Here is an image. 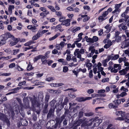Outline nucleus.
<instances>
[{"mask_svg":"<svg viewBox=\"0 0 129 129\" xmlns=\"http://www.w3.org/2000/svg\"><path fill=\"white\" fill-rule=\"evenodd\" d=\"M87 62H86L84 65H86V67L88 68V70H89L91 69V67L92 66L91 63L89 62V60L88 59H87L86 60Z\"/></svg>","mask_w":129,"mask_h":129,"instance_id":"nucleus-14","label":"nucleus"},{"mask_svg":"<svg viewBox=\"0 0 129 129\" xmlns=\"http://www.w3.org/2000/svg\"><path fill=\"white\" fill-rule=\"evenodd\" d=\"M60 35V33L56 34L54 36L51 38H50L49 39L50 41H52L55 39L57 37L59 36Z\"/></svg>","mask_w":129,"mask_h":129,"instance_id":"nucleus-19","label":"nucleus"},{"mask_svg":"<svg viewBox=\"0 0 129 129\" xmlns=\"http://www.w3.org/2000/svg\"><path fill=\"white\" fill-rule=\"evenodd\" d=\"M118 27L119 28V30L120 31H121L122 30H125L127 28V27L124 25L123 23H121L118 25Z\"/></svg>","mask_w":129,"mask_h":129,"instance_id":"nucleus-11","label":"nucleus"},{"mask_svg":"<svg viewBox=\"0 0 129 129\" xmlns=\"http://www.w3.org/2000/svg\"><path fill=\"white\" fill-rule=\"evenodd\" d=\"M80 27H77L76 28L74 27L73 29V31L74 33H75L76 32V31H78V30H80Z\"/></svg>","mask_w":129,"mask_h":129,"instance_id":"nucleus-46","label":"nucleus"},{"mask_svg":"<svg viewBox=\"0 0 129 129\" xmlns=\"http://www.w3.org/2000/svg\"><path fill=\"white\" fill-rule=\"evenodd\" d=\"M14 40V41H11L10 43V44L11 46H14L16 45L18 42L19 41L18 39L14 38L13 36L11 38Z\"/></svg>","mask_w":129,"mask_h":129,"instance_id":"nucleus-9","label":"nucleus"},{"mask_svg":"<svg viewBox=\"0 0 129 129\" xmlns=\"http://www.w3.org/2000/svg\"><path fill=\"white\" fill-rule=\"evenodd\" d=\"M47 7L52 11L54 12L56 11V10L54 9L53 7L52 6L49 5Z\"/></svg>","mask_w":129,"mask_h":129,"instance_id":"nucleus-30","label":"nucleus"},{"mask_svg":"<svg viewBox=\"0 0 129 129\" xmlns=\"http://www.w3.org/2000/svg\"><path fill=\"white\" fill-rule=\"evenodd\" d=\"M54 79V77H49L47 78L46 79V80L48 81H52Z\"/></svg>","mask_w":129,"mask_h":129,"instance_id":"nucleus-45","label":"nucleus"},{"mask_svg":"<svg viewBox=\"0 0 129 129\" xmlns=\"http://www.w3.org/2000/svg\"><path fill=\"white\" fill-rule=\"evenodd\" d=\"M113 102L115 105H118L121 103V100L120 99L116 100L114 101Z\"/></svg>","mask_w":129,"mask_h":129,"instance_id":"nucleus-20","label":"nucleus"},{"mask_svg":"<svg viewBox=\"0 0 129 129\" xmlns=\"http://www.w3.org/2000/svg\"><path fill=\"white\" fill-rule=\"evenodd\" d=\"M31 64V63L30 62L29 63L27 68V70L29 71L33 69V67Z\"/></svg>","mask_w":129,"mask_h":129,"instance_id":"nucleus-31","label":"nucleus"},{"mask_svg":"<svg viewBox=\"0 0 129 129\" xmlns=\"http://www.w3.org/2000/svg\"><path fill=\"white\" fill-rule=\"evenodd\" d=\"M68 68L67 67L64 66L63 68V71L64 72L66 73L68 71Z\"/></svg>","mask_w":129,"mask_h":129,"instance_id":"nucleus-39","label":"nucleus"},{"mask_svg":"<svg viewBox=\"0 0 129 129\" xmlns=\"http://www.w3.org/2000/svg\"><path fill=\"white\" fill-rule=\"evenodd\" d=\"M119 56L118 54H116L113 56V60H115L119 58Z\"/></svg>","mask_w":129,"mask_h":129,"instance_id":"nucleus-59","label":"nucleus"},{"mask_svg":"<svg viewBox=\"0 0 129 129\" xmlns=\"http://www.w3.org/2000/svg\"><path fill=\"white\" fill-rule=\"evenodd\" d=\"M60 123H59L58 121H57L54 127L55 128H56L57 127H58L59 128L60 127L59 124Z\"/></svg>","mask_w":129,"mask_h":129,"instance_id":"nucleus-60","label":"nucleus"},{"mask_svg":"<svg viewBox=\"0 0 129 129\" xmlns=\"http://www.w3.org/2000/svg\"><path fill=\"white\" fill-rule=\"evenodd\" d=\"M42 56L41 55H39L34 57L33 59V61L34 62H36L37 60L40 59Z\"/></svg>","mask_w":129,"mask_h":129,"instance_id":"nucleus-17","label":"nucleus"},{"mask_svg":"<svg viewBox=\"0 0 129 129\" xmlns=\"http://www.w3.org/2000/svg\"><path fill=\"white\" fill-rule=\"evenodd\" d=\"M61 47L59 44H56V48L58 50H60Z\"/></svg>","mask_w":129,"mask_h":129,"instance_id":"nucleus-62","label":"nucleus"},{"mask_svg":"<svg viewBox=\"0 0 129 129\" xmlns=\"http://www.w3.org/2000/svg\"><path fill=\"white\" fill-rule=\"evenodd\" d=\"M14 6L13 5H10L8 8V11L11 14L12 12V9H14Z\"/></svg>","mask_w":129,"mask_h":129,"instance_id":"nucleus-22","label":"nucleus"},{"mask_svg":"<svg viewBox=\"0 0 129 129\" xmlns=\"http://www.w3.org/2000/svg\"><path fill=\"white\" fill-rule=\"evenodd\" d=\"M19 51V49L13 50V51H14V52L13 53V55H15Z\"/></svg>","mask_w":129,"mask_h":129,"instance_id":"nucleus-58","label":"nucleus"},{"mask_svg":"<svg viewBox=\"0 0 129 129\" xmlns=\"http://www.w3.org/2000/svg\"><path fill=\"white\" fill-rule=\"evenodd\" d=\"M36 25L35 24L34 26H33L31 30L33 32H35L36 31Z\"/></svg>","mask_w":129,"mask_h":129,"instance_id":"nucleus-40","label":"nucleus"},{"mask_svg":"<svg viewBox=\"0 0 129 129\" xmlns=\"http://www.w3.org/2000/svg\"><path fill=\"white\" fill-rule=\"evenodd\" d=\"M43 97V95L41 93H39L38 95V98L39 101L37 98L35 96H34L32 97H29L30 101L32 103V106L33 108H35L36 107H39L41 104V102H42Z\"/></svg>","mask_w":129,"mask_h":129,"instance_id":"nucleus-1","label":"nucleus"},{"mask_svg":"<svg viewBox=\"0 0 129 129\" xmlns=\"http://www.w3.org/2000/svg\"><path fill=\"white\" fill-rule=\"evenodd\" d=\"M48 104L47 103H45L44 107L43 112L44 113H47L48 112Z\"/></svg>","mask_w":129,"mask_h":129,"instance_id":"nucleus-13","label":"nucleus"},{"mask_svg":"<svg viewBox=\"0 0 129 129\" xmlns=\"http://www.w3.org/2000/svg\"><path fill=\"white\" fill-rule=\"evenodd\" d=\"M16 99L18 102L19 104L20 105V106L21 107H23V104L22 103L21 101V100L20 99V98H17Z\"/></svg>","mask_w":129,"mask_h":129,"instance_id":"nucleus-26","label":"nucleus"},{"mask_svg":"<svg viewBox=\"0 0 129 129\" xmlns=\"http://www.w3.org/2000/svg\"><path fill=\"white\" fill-rule=\"evenodd\" d=\"M21 123L22 125H26L28 124L27 121H21Z\"/></svg>","mask_w":129,"mask_h":129,"instance_id":"nucleus-61","label":"nucleus"},{"mask_svg":"<svg viewBox=\"0 0 129 129\" xmlns=\"http://www.w3.org/2000/svg\"><path fill=\"white\" fill-rule=\"evenodd\" d=\"M13 36L11 35L9 33H6L0 36V38H3L6 41L9 38H11Z\"/></svg>","mask_w":129,"mask_h":129,"instance_id":"nucleus-5","label":"nucleus"},{"mask_svg":"<svg viewBox=\"0 0 129 129\" xmlns=\"http://www.w3.org/2000/svg\"><path fill=\"white\" fill-rule=\"evenodd\" d=\"M69 96L72 98H74L76 96V94L73 92H71L69 94Z\"/></svg>","mask_w":129,"mask_h":129,"instance_id":"nucleus-28","label":"nucleus"},{"mask_svg":"<svg viewBox=\"0 0 129 129\" xmlns=\"http://www.w3.org/2000/svg\"><path fill=\"white\" fill-rule=\"evenodd\" d=\"M49 96L48 95H46L45 98V101L46 102V103H47L48 102V100L49 99Z\"/></svg>","mask_w":129,"mask_h":129,"instance_id":"nucleus-53","label":"nucleus"},{"mask_svg":"<svg viewBox=\"0 0 129 129\" xmlns=\"http://www.w3.org/2000/svg\"><path fill=\"white\" fill-rule=\"evenodd\" d=\"M65 43L63 41H61L60 42V46L61 47V49H62V48L64 47V46L65 44Z\"/></svg>","mask_w":129,"mask_h":129,"instance_id":"nucleus-43","label":"nucleus"},{"mask_svg":"<svg viewBox=\"0 0 129 129\" xmlns=\"http://www.w3.org/2000/svg\"><path fill=\"white\" fill-rule=\"evenodd\" d=\"M23 104L25 108H27L29 107V101L27 97L24 98L23 99Z\"/></svg>","mask_w":129,"mask_h":129,"instance_id":"nucleus-6","label":"nucleus"},{"mask_svg":"<svg viewBox=\"0 0 129 129\" xmlns=\"http://www.w3.org/2000/svg\"><path fill=\"white\" fill-rule=\"evenodd\" d=\"M31 41H30L24 44L25 46H28L31 45Z\"/></svg>","mask_w":129,"mask_h":129,"instance_id":"nucleus-44","label":"nucleus"},{"mask_svg":"<svg viewBox=\"0 0 129 129\" xmlns=\"http://www.w3.org/2000/svg\"><path fill=\"white\" fill-rule=\"evenodd\" d=\"M127 70L125 68L120 70L119 71V73L121 75H124L126 74L127 73Z\"/></svg>","mask_w":129,"mask_h":129,"instance_id":"nucleus-16","label":"nucleus"},{"mask_svg":"<svg viewBox=\"0 0 129 129\" xmlns=\"http://www.w3.org/2000/svg\"><path fill=\"white\" fill-rule=\"evenodd\" d=\"M109 107L110 108H113L114 109L116 108L117 107V106H115L112 103L110 104H109Z\"/></svg>","mask_w":129,"mask_h":129,"instance_id":"nucleus-29","label":"nucleus"},{"mask_svg":"<svg viewBox=\"0 0 129 129\" xmlns=\"http://www.w3.org/2000/svg\"><path fill=\"white\" fill-rule=\"evenodd\" d=\"M125 112L122 111H117L115 112L116 115L118 116H120L121 117H118L116 118V120H124Z\"/></svg>","mask_w":129,"mask_h":129,"instance_id":"nucleus-2","label":"nucleus"},{"mask_svg":"<svg viewBox=\"0 0 129 129\" xmlns=\"http://www.w3.org/2000/svg\"><path fill=\"white\" fill-rule=\"evenodd\" d=\"M60 17L59 18V22H62L65 20V19H66V18L65 17L61 16H60Z\"/></svg>","mask_w":129,"mask_h":129,"instance_id":"nucleus-33","label":"nucleus"},{"mask_svg":"<svg viewBox=\"0 0 129 129\" xmlns=\"http://www.w3.org/2000/svg\"><path fill=\"white\" fill-rule=\"evenodd\" d=\"M11 75V73H0V76H8L10 75Z\"/></svg>","mask_w":129,"mask_h":129,"instance_id":"nucleus-34","label":"nucleus"},{"mask_svg":"<svg viewBox=\"0 0 129 129\" xmlns=\"http://www.w3.org/2000/svg\"><path fill=\"white\" fill-rule=\"evenodd\" d=\"M7 119L5 115L0 112V119L3 121H7Z\"/></svg>","mask_w":129,"mask_h":129,"instance_id":"nucleus-12","label":"nucleus"},{"mask_svg":"<svg viewBox=\"0 0 129 129\" xmlns=\"http://www.w3.org/2000/svg\"><path fill=\"white\" fill-rule=\"evenodd\" d=\"M77 103H69V105L70 107L69 108V109H71L72 108H74V106H75L76 104Z\"/></svg>","mask_w":129,"mask_h":129,"instance_id":"nucleus-24","label":"nucleus"},{"mask_svg":"<svg viewBox=\"0 0 129 129\" xmlns=\"http://www.w3.org/2000/svg\"><path fill=\"white\" fill-rule=\"evenodd\" d=\"M115 41L117 42H120L121 41V36H115Z\"/></svg>","mask_w":129,"mask_h":129,"instance_id":"nucleus-23","label":"nucleus"},{"mask_svg":"<svg viewBox=\"0 0 129 129\" xmlns=\"http://www.w3.org/2000/svg\"><path fill=\"white\" fill-rule=\"evenodd\" d=\"M125 119H127L128 121H129V113L124 114V120Z\"/></svg>","mask_w":129,"mask_h":129,"instance_id":"nucleus-36","label":"nucleus"},{"mask_svg":"<svg viewBox=\"0 0 129 129\" xmlns=\"http://www.w3.org/2000/svg\"><path fill=\"white\" fill-rule=\"evenodd\" d=\"M118 70L117 69H115L113 67L112 69L111 70V72L116 73L118 72Z\"/></svg>","mask_w":129,"mask_h":129,"instance_id":"nucleus-48","label":"nucleus"},{"mask_svg":"<svg viewBox=\"0 0 129 129\" xmlns=\"http://www.w3.org/2000/svg\"><path fill=\"white\" fill-rule=\"evenodd\" d=\"M16 69L19 71H22L23 69L20 68L19 66L17 65H16Z\"/></svg>","mask_w":129,"mask_h":129,"instance_id":"nucleus-56","label":"nucleus"},{"mask_svg":"<svg viewBox=\"0 0 129 129\" xmlns=\"http://www.w3.org/2000/svg\"><path fill=\"white\" fill-rule=\"evenodd\" d=\"M61 25H62L61 24H59L58 25H57L56 26H54L53 27L54 28H55L56 30H59L62 27V26Z\"/></svg>","mask_w":129,"mask_h":129,"instance_id":"nucleus-27","label":"nucleus"},{"mask_svg":"<svg viewBox=\"0 0 129 129\" xmlns=\"http://www.w3.org/2000/svg\"><path fill=\"white\" fill-rule=\"evenodd\" d=\"M77 100L79 102L85 101V99L83 97H79L77 98Z\"/></svg>","mask_w":129,"mask_h":129,"instance_id":"nucleus-35","label":"nucleus"},{"mask_svg":"<svg viewBox=\"0 0 129 129\" xmlns=\"http://www.w3.org/2000/svg\"><path fill=\"white\" fill-rule=\"evenodd\" d=\"M96 25V23L95 22H93L91 24L90 27L91 28H93Z\"/></svg>","mask_w":129,"mask_h":129,"instance_id":"nucleus-57","label":"nucleus"},{"mask_svg":"<svg viewBox=\"0 0 129 129\" xmlns=\"http://www.w3.org/2000/svg\"><path fill=\"white\" fill-rule=\"evenodd\" d=\"M112 44V43L110 42V43H108L107 44H106L104 46V48L108 49Z\"/></svg>","mask_w":129,"mask_h":129,"instance_id":"nucleus-21","label":"nucleus"},{"mask_svg":"<svg viewBox=\"0 0 129 129\" xmlns=\"http://www.w3.org/2000/svg\"><path fill=\"white\" fill-rule=\"evenodd\" d=\"M84 115L87 117H90L93 115L94 114V113L91 112L85 113L84 114Z\"/></svg>","mask_w":129,"mask_h":129,"instance_id":"nucleus-25","label":"nucleus"},{"mask_svg":"<svg viewBox=\"0 0 129 129\" xmlns=\"http://www.w3.org/2000/svg\"><path fill=\"white\" fill-rule=\"evenodd\" d=\"M113 55V54H112L110 55H109L108 57V59H107V61H109L110 59H112L113 60V56L112 55Z\"/></svg>","mask_w":129,"mask_h":129,"instance_id":"nucleus-49","label":"nucleus"},{"mask_svg":"<svg viewBox=\"0 0 129 129\" xmlns=\"http://www.w3.org/2000/svg\"><path fill=\"white\" fill-rule=\"evenodd\" d=\"M84 52L83 49H81L80 50L79 49H76L74 52V54L75 55H77V58H80L81 56L80 54H83Z\"/></svg>","mask_w":129,"mask_h":129,"instance_id":"nucleus-4","label":"nucleus"},{"mask_svg":"<svg viewBox=\"0 0 129 129\" xmlns=\"http://www.w3.org/2000/svg\"><path fill=\"white\" fill-rule=\"evenodd\" d=\"M66 116V115L64 114L63 115L59 118H57V120L56 121H62L65 119V118Z\"/></svg>","mask_w":129,"mask_h":129,"instance_id":"nucleus-18","label":"nucleus"},{"mask_svg":"<svg viewBox=\"0 0 129 129\" xmlns=\"http://www.w3.org/2000/svg\"><path fill=\"white\" fill-rule=\"evenodd\" d=\"M109 79L108 78H106L103 79L102 80V82H107L109 81Z\"/></svg>","mask_w":129,"mask_h":129,"instance_id":"nucleus-52","label":"nucleus"},{"mask_svg":"<svg viewBox=\"0 0 129 129\" xmlns=\"http://www.w3.org/2000/svg\"><path fill=\"white\" fill-rule=\"evenodd\" d=\"M26 82L25 81H23L22 82H20L19 83L18 85L20 86L23 85H24L26 83Z\"/></svg>","mask_w":129,"mask_h":129,"instance_id":"nucleus-50","label":"nucleus"},{"mask_svg":"<svg viewBox=\"0 0 129 129\" xmlns=\"http://www.w3.org/2000/svg\"><path fill=\"white\" fill-rule=\"evenodd\" d=\"M108 14V12L107 11H105L104 12L102 16H100L98 18V20L100 21H102L108 18L107 16Z\"/></svg>","mask_w":129,"mask_h":129,"instance_id":"nucleus-3","label":"nucleus"},{"mask_svg":"<svg viewBox=\"0 0 129 129\" xmlns=\"http://www.w3.org/2000/svg\"><path fill=\"white\" fill-rule=\"evenodd\" d=\"M120 65L119 64H115L114 65V68H116L118 67V70H119L120 69Z\"/></svg>","mask_w":129,"mask_h":129,"instance_id":"nucleus-47","label":"nucleus"},{"mask_svg":"<svg viewBox=\"0 0 129 129\" xmlns=\"http://www.w3.org/2000/svg\"><path fill=\"white\" fill-rule=\"evenodd\" d=\"M54 110L52 108L50 109L49 110V112L47 116V118L48 119L50 118L51 117H53L54 115Z\"/></svg>","mask_w":129,"mask_h":129,"instance_id":"nucleus-7","label":"nucleus"},{"mask_svg":"<svg viewBox=\"0 0 129 129\" xmlns=\"http://www.w3.org/2000/svg\"><path fill=\"white\" fill-rule=\"evenodd\" d=\"M108 62L107 59L103 60L102 62L103 65L104 66H106L107 65V62Z\"/></svg>","mask_w":129,"mask_h":129,"instance_id":"nucleus-42","label":"nucleus"},{"mask_svg":"<svg viewBox=\"0 0 129 129\" xmlns=\"http://www.w3.org/2000/svg\"><path fill=\"white\" fill-rule=\"evenodd\" d=\"M33 49V46H29V47H25L24 48V50L25 51H27V50H29L30 49Z\"/></svg>","mask_w":129,"mask_h":129,"instance_id":"nucleus-51","label":"nucleus"},{"mask_svg":"<svg viewBox=\"0 0 129 129\" xmlns=\"http://www.w3.org/2000/svg\"><path fill=\"white\" fill-rule=\"evenodd\" d=\"M93 47L91 46L89 48V51H91V52L90 54V56L91 57L92 56L94 53L95 52V50L93 48Z\"/></svg>","mask_w":129,"mask_h":129,"instance_id":"nucleus-15","label":"nucleus"},{"mask_svg":"<svg viewBox=\"0 0 129 129\" xmlns=\"http://www.w3.org/2000/svg\"><path fill=\"white\" fill-rule=\"evenodd\" d=\"M129 46V41L125 42V45L123 47V48H124L126 47H127Z\"/></svg>","mask_w":129,"mask_h":129,"instance_id":"nucleus-64","label":"nucleus"},{"mask_svg":"<svg viewBox=\"0 0 129 129\" xmlns=\"http://www.w3.org/2000/svg\"><path fill=\"white\" fill-rule=\"evenodd\" d=\"M94 92V90L92 89H88L87 90V92L89 94H91L93 93Z\"/></svg>","mask_w":129,"mask_h":129,"instance_id":"nucleus-63","label":"nucleus"},{"mask_svg":"<svg viewBox=\"0 0 129 129\" xmlns=\"http://www.w3.org/2000/svg\"><path fill=\"white\" fill-rule=\"evenodd\" d=\"M98 38L96 36H94L93 37L92 39V41L93 42V43L94 42H96L98 40Z\"/></svg>","mask_w":129,"mask_h":129,"instance_id":"nucleus-38","label":"nucleus"},{"mask_svg":"<svg viewBox=\"0 0 129 129\" xmlns=\"http://www.w3.org/2000/svg\"><path fill=\"white\" fill-rule=\"evenodd\" d=\"M70 19H67L62 22L61 24L62 25H65L67 26H69L70 25Z\"/></svg>","mask_w":129,"mask_h":129,"instance_id":"nucleus-8","label":"nucleus"},{"mask_svg":"<svg viewBox=\"0 0 129 129\" xmlns=\"http://www.w3.org/2000/svg\"><path fill=\"white\" fill-rule=\"evenodd\" d=\"M56 15L60 17L61 16L62 13L60 11H55Z\"/></svg>","mask_w":129,"mask_h":129,"instance_id":"nucleus-41","label":"nucleus"},{"mask_svg":"<svg viewBox=\"0 0 129 129\" xmlns=\"http://www.w3.org/2000/svg\"><path fill=\"white\" fill-rule=\"evenodd\" d=\"M71 113L69 111V110L68 109H66V110L64 112V114L66 115V117L64 121H67V120L66 119H67V117L68 118H70V117H71Z\"/></svg>","mask_w":129,"mask_h":129,"instance_id":"nucleus-10","label":"nucleus"},{"mask_svg":"<svg viewBox=\"0 0 129 129\" xmlns=\"http://www.w3.org/2000/svg\"><path fill=\"white\" fill-rule=\"evenodd\" d=\"M110 25L108 24L105 26V28L107 29V32H109L110 31V29L111 28V27L110 26Z\"/></svg>","mask_w":129,"mask_h":129,"instance_id":"nucleus-32","label":"nucleus"},{"mask_svg":"<svg viewBox=\"0 0 129 129\" xmlns=\"http://www.w3.org/2000/svg\"><path fill=\"white\" fill-rule=\"evenodd\" d=\"M83 8L85 10H87L88 11H90V7L86 5L84 6Z\"/></svg>","mask_w":129,"mask_h":129,"instance_id":"nucleus-37","label":"nucleus"},{"mask_svg":"<svg viewBox=\"0 0 129 129\" xmlns=\"http://www.w3.org/2000/svg\"><path fill=\"white\" fill-rule=\"evenodd\" d=\"M93 119V121H97L98 120L99 121L100 120H102V119H100L99 118V117H98V116H97L96 117V116L95 118Z\"/></svg>","mask_w":129,"mask_h":129,"instance_id":"nucleus-54","label":"nucleus"},{"mask_svg":"<svg viewBox=\"0 0 129 129\" xmlns=\"http://www.w3.org/2000/svg\"><path fill=\"white\" fill-rule=\"evenodd\" d=\"M92 39L90 38H89L86 39V41L88 42H90L91 43H93V42L92 41Z\"/></svg>","mask_w":129,"mask_h":129,"instance_id":"nucleus-55","label":"nucleus"}]
</instances>
